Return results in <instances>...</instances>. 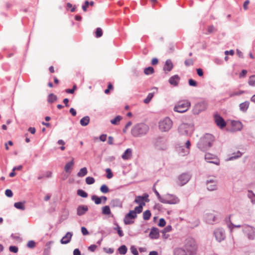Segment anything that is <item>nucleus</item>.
I'll list each match as a JSON object with an SVG mask.
<instances>
[{
    "label": "nucleus",
    "instance_id": "25",
    "mask_svg": "<svg viewBox=\"0 0 255 255\" xmlns=\"http://www.w3.org/2000/svg\"><path fill=\"white\" fill-rule=\"evenodd\" d=\"M110 205L113 207H120L122 208L123 206V203L119 199H114L111 202Z\"/></svg>",
    "mask_w": 255,
    "mask_h": 255
},
{
    "label": "nucleus",
    "instance_id": "20",
    "mask_svg": "<svg viewBox=\"0 0 255 255\" xmlns=\"http://www.w3.org/2000/svg\"><path fill=\"white\" fill-rule=\"evenodd\" d=\"M232 125L233 131H240L243 128L242 123L240 121H233Z\"/></svg>",
    "mask_w": 255,
    "mask_h": 255
},
{
    "label": "nucleus",
    "instance_id": "40",
    "mask_svg": "<svg viewBox=\"0 0 255 255\" xmlns=\"http://www.w3.org/2000/svg\"><path fill=\"white\" fill-rule=\"evenodd\" d=\"M228 227L230 230V231L232 232L234 228H239L240 227H242V226L240 225H235L232 223L231 222H230L228 224Z\"/></svg>",
    "mask_w": 255,
    "mask_h": 255
},
{
    "label": "nucleus",
    "instance_id": "42",
    "mask_svg": "<svg viewBox=\"0 0 255 255\" xmlns=\"http://www.w3.org/2000/svg\"><path fill=\"white\" fill-rule=\"evenodd\" d=\"M77 195L83 198L88 197V194L83 190L79 189L77 190Z\"/></svg>",
    "mask_w": 255,
    "mask_h": 255
},
{
    "label": "nucleus",
    "instance_id": "41",
    "mask_svg": "<svg viewBox=\"0 0 255 255\" xmlns=\"http://www.w3.org/2000/svg\"><path fill=\"white\" fill-rule=\"evenodd\" d=\"M154 72V69L152 67H148L144 70V73L145 75L151 74Z\"/></svg>",
    "mask_w": 255,
    "mask_h": 255
},
{
    "label": "nucleus",
    "instance_id": "55",
    "mask_svg": "<svg viewBox=\"0 0 255 255\" xmlns=\"http://www.w3.org/2000/svg\"><path fill=\"white\" fill-rule=\"evenodd\" d=\"M216 31V28L213 25H210L208 27V33L209 34L213 33Z\"/></svg>",
    "mask_w": 255,
    "mask_h": 255
},
{
    "label": "nucleus",
    "instance_id": "63",
    "mask_svg": "<svg viewBox=\"0 0 255 255\" xmlns=\"http://www.w3.org/2000/svg\"><path fill=\"white\" fill-rule=\"evenodd\" d=\"M250 3V0H246L243 4V8L244 10H246L248 9V5Z\"/></svg>",
    "mask_w": 255,
    "mask_h": 255
},
{
    "label": "nucleus",
    "instance_id": "29",
    "mask_svg": "<svg viewBox=\"0 0 255 255\" xmlns=\"http://www.w3.org/2000/svg\"><path fill=\"white\" fill-rule=\"evenodd\" d=\"M74 164V158H72V160L66 164L64 167V170L66 172H69L72 166Z\"/></svg>",
    "mask_w": 255,
    "mask_h": 255
},
{
    "label": "nucleus",
    "instance_id": "26",
    "mask_svg": "<svg viewBox=\"0 0 255 255\" xmlns=\"http://www.w3.org/2000/svg\"><path fill=\"white\" fill-rule=\"evenodd\" d=\"M132 156V150L130 148L127 149L122 156L124 160L129 159Z\"/></svg>",
    "mask_w": 255,
    "mask_h": 255
},
{
    "label": "nucleus",
    "instance_id": "1",
    "mask_svg": "<svg viewBox=\"0 0 255 255\" xmlns=\"http://www.w3.org/2000/svg\"><path fill=\"white\" fill-rule=\"evenodd\" d=\"M149 127L144 123L135 124L131 129V134L134 137H141L147 134Z\"/></svg>",
    "mask_w": 255,
    "mask_h": 255
},
{
    "label": "nucleus",
    "instance_id": "28",
    "mask_svg": "<svg viewBox=\"0 0 255 255\" xmlns=\"http://www.w3.org/2000/svg\"><path fill=\"white\" fill-rule=\"evenodd\" d=\"M174 255H187L185 250L182 248H176L174 251Z\"/></svg>",
    "mask_w": 255,
    "mask_h": 255
},
{
    "label": "nucleus",
    "instance_id": "32",
    "mask_svg": "<svg viewBox=\"0 0 255 255\" xmlns=\"http://www.w3.org/2000/svg\"><path fill=\"white\" fill-rule=\"evenodd\" d=\"M242 153L239 151H238L237 152H235V153H233L232 154V156H230L228 160H234V159H236L240 157H241L242 156Z\"/></svg>",
    "mask_w": 255,
    "mask_h": 255
},
{
    "label": "nucleus",
    "instance_id": "37",
    "mask_svg": "<svg viewBox=\"0 0 255 255\" xmlns=\"http://www.w3.org/2000/svg\"><path fill=\"white\" fill-rule=\"evenodd\" d=\"M92 200L97 205L100 204L102 203L101 197H98L96 195H93L91 197Z\"/></svg>",
    "mask_w": 255,
    "mask_h": 255
},
{
    "label": "nucleus",
    "instance_id": "56",
    "mask_svg": "<svg viewBox=\"0 0 255 255\" xmlns=\"http://www.w3.org/2000/svg\"><path fill=\"white\" fill-rule=\"evenodd\" d=\"M186 66H191L193 64V60L192 59L186 60L184 62Z\"/></svg>",
    "mask_w": 255,
    "mask_h": 255
},
{
    "label": "nucleus",
    "instance_id": "24",
    "mask_svg": "<svg viewBox=\"0 0 255 255\" xmlns=\"http://www.w3.org/2000/svg\"><path fill=\"white\" fill-rule=\"evenodd\" d=\"M179 80L180 77L177 75H175L169 78V82L171 85L176 86L178 85Z\"/></svg>",
    "mask_w": 255,
    "mask_h": 255
},
{
    "label": "nucleus",
    "instance_id": "23",
    "mask_svg": "<svg viewBox=\"0 0 255 255\" xmlns=\"http://www.w3.org/2000/svg\"><path fill=\"white\" fill-rule=\"evenodd\" d=\"M173 67V63L170 59H167L163 67V70L165 72L170 71Z\"/></svg>",
    "mask_w": 255,
    "mask_h": 255
},
{
    "label": "nucleus",
    "instance_id": "62",
    "mask_svg": "<svg viewBox=\"0 0 255 255\" xmlns=\"http://www.w3.org/2000/svg\"><path fill=\"white\" fill-rule=\"evenodd\" d=\"M76 88H77V87L75 85L73 86V87L72 89H66V92L67 93L73 94V93H74V92L75 90L76 89Z\"/></svg>",
    "mask_w": 255,
    "mask_h": 255
},
{
    "label": "nucleus",
    "instance_id": "39",
    "mask_svg": "<svg viewBox=\"0 0 255 255\" xmlns=\"http://www.w3.org/2000/svg\"><path fill=\"white\" fill-rule=\"evenodd\" d=\"M151 217V213L149 210H146L143 213V218L145 220H148Z\"/></svg>",
    "mask_w": 255,
    "mask_h": 255
},
{
    "label": "nucleus",
    "instance_id": "58",
    "mask_svg": "<svg viewBox=\"0 0 255 255\" xmlns=\"http://www.w3.org/2000/svg\"><path fill=\"white\" fill-rule=\"evenodd\" d=\"M5 194L8 197H11L13 196L12 192L10 189H6L5 191Z\"/></svg>",
    "mask_w": 255,
    "mask_h": 255
},
{
    "label": "nucleus",
    "instance_id": "12",
    "mask_svg": "<svg viewBox=\"0 0 255 255\" xmlns=\"http://www.w3.org/2000/svg\"><path fill=\"white\" fill-rule=\"evenodd\" d=\"M137 215L135 212L130 211L125 217L124 222L125 225H130L133 223V220L135 219Z\"/></svg>",
    "mask_w": 255,
    "mask_h": 255
},
{
    "label": "nucleus",
    "instance_id": "16",
    "mask_svg": "<svg viewBox=\"0 0 255 255\" xmlns=\"http://www.w3.org/2000/svg\"><path fill=\"white\" fill-rule=\"evenodd\" d=\"M206 185L209 191H212L217 189V182L215 178L207 180Z\"/></svg>",
    "mask_w": 255,
    "mask_h": 255
},
{
    "label": "nucleus",
    "instance_id": "64",
    "mask_svg": "<svg viewBox=\"0 0 255 255\" xmlns=\"http://www.w3.org/2000/svg\"><path fill=\"white\" fill-rule=\"evenodd\" d=\"M189 84L190 86L194 87H196L197 86L196 82L192 79L189 80Z\"/></svg>",
    "mask_w": 255,
    "mask_h": 255
},
{
    "label": "nucleus",
    "instance_id": "13",
    "mask_svg": "<svg viewBox=\"0 0 255 255\" xmlns=\"http://www.w3.org/2000/svg\"><path fill=\"white\" fill-rule=\"evenodd\" d=\"M191 175L186 173H184L180 175L178 179V184L180 186L185 185L190 180Z\"/></svg>",
    "mask_w": 255,
    "mask_h": 255
},
{
    "label": "nucleus",
    "instance_id": "34",
    "mask_svg": "<svg viewBox=\"0 0 255 255\" xmlns=\"http://www.w3.org/2000/svg\"><path fill=\"white\" fill-rule=\"evenodd\" d=\"M122 119V117L121 116H117L111 120V123L113 125H118L119 124L120 122Z\"/></svg>",
    "mask_w": 255,
    "mask_h": 255
},
{
    "label": "nucleus",
    "instance_id": "22",
    "mask_svg": "<svg viewBox=\"0 0 255 255\" xmlns=\"http://www.w3.org/2000/svg\"><path fill=\"white\" fill-rule=\"evenodd\" d=\"M149 237L152 239H157L159 237L158 229L156 228H152L149 234Z\"/></svg>",
    "mask_w": 255,
    "mask_h": 255
},
{
    "label": "nucleus",
    "instance_id": "59",
    "mask_svg": "<svg viewBox=\"0 0 255 255\" xmlns=\"http://www.w3.org/2000/svg\"><path fill=\"white\" fill-rule=\"evenodd\" d=\"M166 224V222L165 220L163 218L160 219L159 222H158V226L161 227H164Z\"/></svg>",
    "mask_w": 255,
    "mask_h": 255
},
{
    "label": "nucleus",
    "instance_id": "43",
    "mask_svg": "<svg viewBox=\"0 0 255 255\" xmlns=\"http://www.w3.org/2000/svg\"><path fill=\"white\" fill-rule=\"evenodd\" d=\"M248 196L249 198L251 200L253 203H255V194L251 191H249L248 192Z\"/></svg>",
    "mask_w": 255,
    "mask_h": 255
},
{
    "label": "nucleus",
    "instance_id": "11",
    "mask_svg": "<svg viewBox=\"0 0 255 255\" xmlns=\"http://www.w3.org/2000/svg\"><path fill=\"white\" fill-rule=\"evenodd\" d=\"M207 107V103L205 101L199 102L194 106L193 113L194 115H198L200 113L205 111Z\"/></svg>",
    "mask_w": 255,
    "mask_h": 255
},
{
    "label": "nucleus",
    "instance_id": "48",
    "mask_svg": "<svg viewBox=\"0 0 255 255\" xmlns=\"http://www.w3.org/2000/svg\"><path fill=\"white\" fill-rule=\"evenodd\" d=\"M153 97V94L152 93H149L146 98L144 100V103L145 104H148L150 101Z\"/></svg>",
    "mask_w": 255,
    "mask_h": 255
},
{
    "label": "nucleus",
    "instance_id": "31",
    "mask_svg": "<svg viewBox=\"0 0 255 255\" xmlns=\"http://www.w3.org/2000/svg\"><path fill=\"white\" fill-rule=\"evenodd\" d=\"M102 213L104 215H109L111 214L110 208L109 206H105L102 208Z\"/></svg>",
    "mask_w": 255,
    "mask_h": 255
},
{
    "label": "nucleus",
    "instance_id": "35",
    "mask_svg": "<svg viewBox=\"0 0 255 255\" xmlns=\"http://www.w3.org/2000/svg\"><path fill=\"white\" fill-rule=\"evenodd\" d=\"M14 207H15L16 208H17L18 209H20L21 210H25V206H24V203H23V202H16L14 204Z\"/></svg>",
    "mask_w": 255,
    "mask_h": 255
},
{
    "label": "nucleus",
    "instance_id": "33",
    "mask_svg": "<svg viewBox=\"0 0 255 255\" xmlns=\"http://www.w3.org/2000/svg\"><path fill=\"white\" fill-rule=\"evenodd\" d=\"M87 172L88 171L86 167L82 168L77 173V176L80 177H84L87 174Z\"/></svg>",
    "mask_w": 255,
    "mask_h": 255
},
{
    "label": "nucleus",
    "instance_id": "7",
    "mask_svg": "<svg viewBox=\"0 0 255 255\" xmlns=\"http://www.w3.org/2000/svg\"><path fill=\"white\" fill-rule=\"evenodd\" d=\"M190 103L187 100L181 101L178 102L177 104L174 107L175 112L183 113L188 110L190 107Z\"/></svg>",
    "mask_w": 255,
    "mask_h": 255
},
{
    "label": "nucleus",
    "instance_id": "18",
    "mask_svg": "<svg viewBox=\"0 0 255 255\" xmlns=\"http://www.w3.org/2000/svg\"><path fill=\"white\" fill-rule=\"evenodd\" d=\"M206 222L210 224H214L216 221L217 218L215 215L212 213H207L205 215Z\"/></svg>",
    "mask_w": 255,
    "mask_h": 255
},
{
    "label": "nucleus",
    "instance_id": "36",
    "mask_svg": "<svg viewBox=\"0 0 255 255\" xmlns=\"http://www.w3.org/2000/svg\"><path fill=\"white\" fill-rule=\"evenodd\" d=\"M248 84L251 86L255 87V75H253L249 77Z\"/></svg>",
    "mask_w": 255,
    "mask_h": 255
},
{
    "label": "nucleus",
    "instance_id": "50",
    "mask_svg": "<svg viewBox=\"0 0 255 255\" xmlns=\"http://www.w3.org/2000/svg\"><path fill=\"white\" fill-rule=\"evenodd\" d=\"M102 34H103L102 29L100 27L97 28L96 29V37L98 38L100 37L101 36H102Z\"/></svg>",
    "mask_w": 255,
    "mask_h": 255
},
{
    "label": "nucleus",
    "instance_id": "44",
    "mask_svg": "<svg viewBox=\"0 0 255 255\" xmlns=\"http://www.w3.org/2000/svg\"><path fill=\"white\" fill-rule=\"evenodd\" d=\"M100 191L103 193H107L109 191V189L106 184H103L100 187Z\"/></svg>",
    "mask_w": 255,
    "mask_h": 255
},
{
    "label": "nucleus",
    "instance_id": "45",
    "mask_svg": "<svg viewBox=\"0 0 255 255\" xmlns=\"http://www.w3.org/2000/svg\"><path fill=\"white\" fill-rule=\"evenodd\" d=\"M57 100V97L53 94H50L48 96V101L49 103H53Z\"/></svg>",
    "mask_w": 255,
    "mask_h": 255
},
{
    "label": "nucleus",
    "instance_id": "10",
    "mask_svg": "<svg viewBox=\"0 0 255 255\" xmlns=\"http://www.w3.org/2000/svg\"><path fill=\"white\" fill-rule=\"evenodd\" d=\"M164 200L162 201V203L169 204H176L180 202L179 199L171 194H167L164 197Z\"/></svg>",
    "mask_w": 255,
    "mask_h": 255
},
{
    "label": "nucleus",
    "instance_id": "19",
    "mask_svg": "<svg viewBox=\"0 0 255 255\" xmlns=\"http://www.w3.org/2000/svg\"><path fill=\"white\" fill-rule=\"evenodd\" d=\"M72 236V233L67 232L66 234L61 239L60 243L62 244H67L69 243L71 240Z\"/></svg>",
    "mask_w": 255,
    "mask_h": 255
},
{
    "label": "nucleus",
    "instance_id": "38",
    "mask_svg": "<svg viewBox=\"0 0 255 255\" xmlns=\"http://www.w3.org/2000/svg\"><path fill=\"white\" fill-rule=\"evenodd\" d=\"M127 248L125 245H122L118 249L119 252L121 255H125L127 252Z\"/></svg>",
    "mask_w": 255,
    "mask_h": 255
},
{
    "label": "nucleus",
    "instance_id": "3",
    "mask_svg": "<svg viewBox=\"0 0 255 255\" xmlns=\"http://www.w3.org/2000/svg\"><path fill=\"white\" fill-rule=\"evenodd\" d=\"M184 248L186 252L189 255H195L197 252L198 246L195 240L190 237L187 238L184 242Z\"/></svg>",
    "mask_w": 255,
    "mask_h": 255
},
{
    "label": "nucleus",
    "instance_id": "6",
    "mask_svg": "<svg viewBox=\"0 0 255 255\" xmlns=\"http://www.w3.org/2000/svg\"><path fill=\"white\" fill-rule=\"evenodd\" d=\"M194 130L193 125L186 123L181 124L178 127V132L181 135H191Z\"/></svg>",
    "mask_w": 255,
    "mask_h": 255
},
{
    "label": "nucleus",
    "instance_id": "49",
    "mask_svg": "<svg viewBox=\"0 0 255 255\" xmlns=\"http://www.w3.org/2000/svg\"><path fill=\"white\" fill-rule=\"evenodd\" d=\"M116 225H117V227L114 228V230H116L117 231L118 234L120 237H123L124 236V233H123L122 230H121V227L118 224H117Z\"/></svg>",
    "mask_w": 255,
    "mask_h": 255
},
{
    "label": "nucleus",
    "instance_id": "57",
    "mask_svg": "<svg viewBox=\"0 0 255 255\" xmlns=\"http://www.w3.org/2000/svg\"><path fill=\"white\" fill-rule=\"evenodd\" d=\"M9 251L12 253H16L18 252V248L16 246H10Z\"/></svg>",
    "mask_w": 255,
    "mask_h": 255
},
{
    "label": "nucleus",
    "instance_id": "52",
    "mask_svg": "<svg viewBox=\"0 0 255 255\" xmlns=\"http://www.w3.org/2000/svg\"><path fill=\"white\" fill-rule=\"evenodd\" d=\"M130 250L131 252L132 253V254L133 255H138V252L136 248L134 246H132L130 247Z\"/></svg>",
    "mask_w": 255,
    "mask_h": 255
},
{
    "label": "nucleus",
    "instance_id": "51",
    "mask_svg": "<svg viewBox=\"0 0 255 255\" xmlns=\"http://www.w3.org/2000/svg\"><path fill=\"white\" fill-rule=\"evenodd\" d=\"M106 171L107 173V177L108 178V179H111L112 178V177L113 176V174L112 172V171L110 169V168H107L106 169Z\"/></svg>",
    "mask_w": 255,
    "mask_h": 255
},
{
    "label": "nucleus",
    "instance_id": "47",
    "mask_svg": "<svg viewBox=\"0 0 255 255\" xmlns=\"http://www.w3.org/2000/svg\"><path fill=\"white\" fill-rule=\"evenodd\" d=\"M143 207L141 206H138L137 207H135L134 208V209L133 210H130L131 211H133L135 212V215H136L137 213H140L142 211Z\"/></svg>",
    "mask_w": 255,
    "mask_h": 255
},
{
    "label": "nucleus",
    "instance_id": "4",
    "mask_svg": "<svg viewBox=\"0 0 255 255\" xmlns=\"http://www.w3.org/2000/svg\"><path fill=\"white\" fill-rule=\"evenodd\" d=\"M173 122L168 117L160 120L158 124L159 128L162 132L168 131L172 128Z\"/></svg>",
    "mask_w": 255,
    "mask_h": 255
},
{
    "label": "nucleus",
    "instance_id": "2",
    "mask_svg": "<svg viewBox=\"0 0 255 255\" xmlns=\"http://www.w3.org/2000/svg\"><path fill=\"white\" fill-rule=\"evenodd\" d=\"M214 137L211 134H206L197 143V147L202 151L208 150L212 145Z\"/></svg>",
    "mask_w": 255,
    "mask_h": 255
},
{
    "label": "nucleus",
    "instance_id": "9",
    "mask_svg": "<svg viewBox=\"0 0 255 255\" xmlns=\"http://www.w3.org/2000/svg\"><path fill=\"white\" fill-rule=\"evenodd\" d=\"M167 139L163 137H157L155 141V145L160 150H165L167 147Z\"/></svg>",
    "mask_w": 255,
    "mask_h": 255
},
{
    "label": "nucleus",
    "instance_id": "8",
    "mask_svg": "<svg viewBox=\"0 0 255 255\" xmlns=\"http://www.w3.org/2000/svg\"><path fill=\"white\" fill-rule=\"evenodd\" d=\"M216 240L220 243L225 240L226 236L225 231L222 228L216 229L213 232Z\"/></svg>",
    "mask_w": 255,
    "mask_h": 255
},
{
    "label": "nucleus",
    "instance_id": "54",
    "mask_svg": "<svg viewBox=\"0 0 255 255\" xmlns=\"http://www.w3.org/2000/svg\"><path fill=\"white\" fill-rule=\"evenodd\" d=\"M35 246V243L33 241H29L27 244V247L29 248H33Z\"/></svg>",
    "mask_w": 255,
    "mask_h": 255
},
{
    "label": "nucleus",
    "instance_id": "53",
    "mask_svg": "<svg viewBox=\"0 0 255 255\" xmlns=\"http://www.w3.org/2000/svg\"><path fill=\"white\" fill-rule=\"evenodd\" d=\"M172 230V227L170 225L167 226L162 231V234L169 232Z\"/></svg>",
    "mask_w": 255,
    "mask_h": 255
},
{
    "label": "nucleus",
    "instance_id": "14",
    "mask_svg": "<svg viewBox=\"0 0 255 255\" xmlns=\"http://www.w3.org/2000/svg\"><path fill=\"white\" fill-rule=\"evenodd\" d=\"M148 197V195L147 194H144L143 196H136L135 198L134 202L138 204L139 206L143 207L145 205V202H148L149 201Z\"/></svg>",
    "mask_w": 255,
    "mask_h": 255
},
{
    "label": "nucleus",
    "instance_id": "15",
    "mask_svg": "<svg viewBox=\"0 0 255 255\" xmlns=\"http://www.w3.org/2000/svg\"><path fill=\"white\" fill-rule=\"evenodd\" d=\"M205 159L209 163H213L217 165L220 164V160L217 156L210 153H207L205 154Z\"/></svg>",
    "mask_w": 255,
    "mask_h": 255
},
{
    "label": "nucleus",
    "instance_id": "27",
    "mask_svg": "<svg viewBox=\"0 0 255 255\" xmlns=\"http://www.w3.org/2000/svg\"><path fill=\"white\" fill-rule=\"evenodd\" d=\"M249 105L250 103L248 101L242 103L239 105L240 110L243 112H245L248 109Z\"/></svg>",
    "mask_w": 255,
    "mask_h": 255
},
{
    "label": "nucleus",
    "instance_id": "61",
    "mask_svg": "<svg viewBox=\"0 0 255 255\" xmlns=\"http://www.w3.org/2000/svg\"><path fill=\"white\" fill-rule=\"evenodd\" d=\"M132 125V122L129 121L126 125L125 128L123 129V132L126 133L127 132V129L130 127Z\"/></svg>",
    "mask_w": 255,
    "mask_h": 255
},
{
    "label": "nucleus",
    "instance_id": "21",
    "mask_svg": "<svg viewBox=\"0 0 255 255\" xmlns=\"http://www.w3.org/2000/svg\"><path fill=\"white\" fill-rule=\"evenodd\" d=\"M88 210V207L86 205H80L77 209V214L78 216L84 215Z\"/></svg>",
    "mask_w": 255,
    "mask_h": 255
},
{
    "label": "nucleus",
    "instance_id": "30",
    "mask_svg": "<svg viewBox=\"0 0 255 255\" xmlns=\"http://www.w3.org/2000/svg\"><path fill=\"white\" fill-rule=\"evenodd\" d=\"M90 122V118L88 116H85L82 118L80 121V123L82 126H87Z\"/></svg>",
    "mask_w": 255,
    "mask_h": 255
},
{
    "label": "nucleus",
    "instance_id": "17",
    "mask_svg": "<svg viewBox=\"0 0 255 255\" xmlns=\"http://www.w3.org/2000/svg\"><path fill=\"white\" fill-rule=\"evenodd\" d=\"M214 120L216 125L221 128H224L226 126V123L224 120L219 114L214 115Z\"/></svg>",
    "mask_w": 255,
    "mask_h": 255
},
{
    "label": "nucleus",
    "instance_id": "60",
    "mask_svg": "<svg viewBox=\"0 0 255 255\" xmlns=\"http://www.w3.org/2000/svg\"><path fill=\"white\" fill-rule=\"evenodd\" d=\"M81 232L84 236L88 235L89 234L87 229L84 227H81Z\"/></svg>",
    "mask_w": 255,
    "mask_h": 255
},
{
    "label": "nucleus",
    "instance_id": "5",
    "mask_svg": "<svg viewBox=\"0 0 255 255\" xmlns=\"http://www.w3.org/2000/svg\"><path fill=\"white\" fill-rule=\"evenodd\" d=\"M242 231L247 238L250 240L255 239V227L248 224L242 225Z\"/></svg>",
    "mask_w": 255,
    "mask_h": 255
},
{
    "label": "nucleus",
    "instance_id": "46",
    "mask_svg": "<svg viewBox=\"0 0 255 255\" xmlns=\"http://www.w3.org/2000/svg\"><path fill=\"white\" fill-rule=\"evenodd\" d=\"M85 181L87 184L91 185L94 183L95 180L93 177L89 176L86 178Z\"/></svg>",
    "mask_w": 255,
    "mask_h": 255
}]
</instances>
